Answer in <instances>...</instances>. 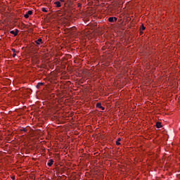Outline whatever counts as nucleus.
<instances>
[{
	"mask_svg": "<svg viewBox=\"0 0 180 180\" xmlns=\"http://www.w3.org/2000/svg\"><path fill=\"white\" fill-rule=\"evenodd\" d=\"M120 141H122V139H120V138H118L117 139V141H116V145L117 146H120Z\"/></svg>",
	"mask_w": 180,
	"mask_h": 180,
	"instance_id": "6e6552de",
	"label": "nucleus"
},
{
	"mask_svg": "<svg viewBox=\"0 0 180 180\" xmlns=\"http://www.w3.org/2000/svg\"><path fill=\"white\" fill-rule=\"evenodd\" d=\"M44 85V83L39 82L37 84V87L40 88V86H43Z\"/></svg>",
	"mask_w": 180,
	"mask_h": 180,
	"instance_id": "1a4fd4ad",
	"label": "nucleus"
},
{
	"mask_svg": "<svg viewBox=\"0 0 180 180\" xmlns=\"http://www.w3.org/2000/svg\"><path fill=\"white\" fill-rule=\"evenodd\" d=\"M53 164H54V160H53V159H50L48 162V166L51 167Z\"/></svg>",
	"mask_w": 180,
	"mask_h": 180,
	"instance_id": "39448f33",
	"label": "nucleus"
},
{
	"mask_svg": "<svg viewBox=\"0 0 180 180\" xmlns=\"http://www.w3.org/2000/svg\"><path fill=\"white\" fill-rule=\"evenodd\" d=\"M65 0H60V2H65Z\"/></svg>",
	"mask_w": 180,
	"mask_h": 180,
	"instance_id": "a211bd4d",
	"label": "nucleus"
},
{
	"mask_svg": "<svg viewBox=\"0 0 180 180\" xmlns=\"http://www.w3.org/2000/svg\"><path fill=\"white\" fill-rule=\"evenodd\" d=\"M156 127H157L158 129H161V127H162V125L161 124V122H158L156 123Z\"/></svg>",
	"mask_w": 180,
	"mask_h": 180,
	"instance_id": "0eeeda50",
	"label": "nucleus"
},
{
	"mask_svg": "<svg viewBox=\"0 0 180 180\" xmlns=\"http://www.w3.org/2000/svg\"><path fill=\"white\" fill-rule=\"evenodd\" d=\"M139 34H140V36H141V34H143V31L142 30L140 31Z\"/></svg>",
	"mask_w": 180,
	"mask_h": 180,
	"instance_id": "f3484780",
	"label": "nucleus"
},
{
	"mask_svg": "<svg viewBox=\"0 0 180 180\" xmlns=\"http://www.w3.org/2000/svg\"><path fill=\"white\" fill-rule=\"evenodd\" d=\"M24 18H25V19H29V14H27V13L25 14Z\"/></svg>",
	"mask_w": 180,
	"mask_h": 180,
	"instance_id": "f8f14e48",
	"label": "nucleus"
},
{
	"mask_svg": "<svg viewBox=\"0 0 180 180\" xmlns=\"http://www.w3.org/2000/svg\"><path fill=\"white\" fill-rule=\"evenodd\" d=\"M140 30H146V27H144V24H142L141 27H140Z\"/></svg>",
	"mask_w": 180,
	"mask_h": 180,
	"instance_id": "9d476101",
	"label": "nucleus"
},
{
	"mask_svg": "<svg viewBox=\"0 0 180 180\" xmlns=\"http://www.w3.org/2000/svg\"><path fill=\"white\" fill-rule=\"evenodd\" d=\"M13 58H15L16 57V52L13 53Z\"/></svg>",
	"mask_w": 180,
	"mask_h": 180,
	"instance_id": "2eb2a0df",
	"label": "nucleus"
},
{
	"mask_svg": "<svg viewBox=\"0 0 180 180\" xmlns=\"http://www.w3.org/2000/svg\"><path fill=\"white\" fill-rule=\"evenodd\" d=\"M27 14L29 16H30V15H33V11L30 10V11H27Z\"/></svg>",
	"mask_w": 180,
	"mask_h": 180,
	"instance_id": "9b49d317",
	"label": "nucleus"
},
{
	"mask_svg": "<svg viewBox=\"0 0 180 180\" xmlns=\"http://www.w3.org/2000/svg\"><path fill=\"white\" fill-rule=\"evenodd\" d=\"M35 43L37 46H40V44H43V39H41V38H39L35 41Z\"/></svg>",
	"mask_w": 180,
	"mask_h": 180,
	"instance_id": "7ed1b4c3",
	"label": "nucleus"
},
{
	"mask_svg": "<svg viewBox=\"0 0 180 180\" xmlns=\"http://www.w3.org/2000/svg\"><path fill=\"white\" fill-rule=\"evenodd\" d=\"M108 22L110 23H113V22H117V18L116 17H110L108 18Z\"/></svg>",
	"mask_w": 180,
	"mask_h": 180,
	"instance_id": "f257e3e1",
	"label": "nucleus"
},
{
	"mask_svg": "<svg viewBox=\"0 0 180 180\" xmlns=\"http://www.w3.org/2000/svg\"><path fill=\"white\" fill-rule=\"evenodd\" d=\"M42 12L47 13V10L46 9V8H42Z\"/></svg>",
	"mask_w": 180,
	"mask_h": 180,
	"instance_id": "4468645a",
	"label": "nucleus"
},
{
	"mask_svg": "<svg viewBox=\"0 0 180 180\" xmlns=\"http://www.w3.org/2000/svg\"><path fill=\"white\" fill-rule=\"evenodd\" d=\"M54 5H56V8H61V3L60 1H56Z\"/></svg>",
	"mask_w": 180,
	"mask_h": 180,
	"instance_id": "423d86ee",
	"label": "nucleus"
},
{
	"mask_svg": "<svg viewBox=\"0 0 180 180\" xmlns=\"http://www.w3.org/2000/svg\"><path fill=\"white\" fill-rule=\"evenodd\" d=\"M11 34H13V36H18V34H19V30L15 29V31L14 30H11L10 31Z\"/></svg>",
	"mask_w": 180,
	"mask_h": 180,
	"instance_id": "f03ea898",
	"label": "nucleus"
},
{
	"mask_svg": "<svg viewBox=\"0 0 180 180\" xmlns=\"http://www.w3.org/2000/svg\"><path fill=\"white\" fill-rule=\"evenodd\" d=\"M20 131H25V133H26V131H27V129H26L25 128H22L21 129H20Z\"/></svg>",
	"mask_w": 180,
	"mask_h": 180,
	"instance_id": "ddd939ff",
	"label": "nucleus"
},
{
	"mask_svg": "<svg viewBox=\"0 0 180 180\" xmlns=\"http://www.w3.org/2000/svg\"><path fill=\"white\" fill-rule=\"evenodd\" d=\"M11 51H13V53H16V49H12Z\"/></svg>",
	"mask_w": 180,
	"mask_h": 180,
	"instance_id": "dca6fc26",
	"label": "nucleus"
},
{
	"mask_svg": "<svg viewBox=\"0 0 180 180\" xmlns=\"http://www.w3.org/2000/svg\"><path fill=\"white\" fill-rule=\"evenodd\" d=\"M96 108H98V109H101V110H105V108L102 106V103H97L96 105Z\"/></svg>",
	"mask_w": 180,
	"mask_h": 180,
	"instance_id": "20e7f679",
	"label": "nucleus"
}]
</instances>
